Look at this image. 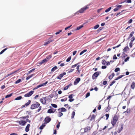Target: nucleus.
Returning a JSON list of instances; mask_svg holds the SVG:
<instances>
[{
  "label": "nucleus",
  "instance_id": "obj_16",
  "mask_svg": "<svg viewBox=\"0 0 135 135\" xmlns=\"http://www.w3.org/2000/svg\"><path fill=\"white\" fill-rule=\"evenodd\" d=\"M117 121H115V120H114V119H113V120H112L111 122V123L112 124V125L113 126V127L114 126L115 124Z\"/></svg>",
  "mask_w": 135,
  "mask_h": 135
},
{
  "label": "nucleus",
  "instance_id": "obj_44",
  "mask_svg": "<svg viewBox=\"0 0 135 135\" xmlns=\"http://www.w3.org/2000/svg\"><path fill=\"white\" fill-rule=\"evenodd\" d=\"M71 58V56H69L66 60V61L67 62H69V61Z\"/></svg>",
  "mask_w": 135,
  "mask_h": 135
},
{
  "label": "nucleus",
  "instance_id": "obj_8",
  "mask_svg": "<svg viewBox=\"0 0 135 135\" xmlns=\"http://www.w3.org/2000/svg\"><path fill=\"white\" fill-rule=\"evenodd\" d=\"M66 72H64L63 73H61L59 75L57 76V78L58 79L61 80V78L64 76V75H66Z\"/></svg>",
  "mask_w": 135,
  "mask_h": 135
},
{
  "label": "nucleus",
  "instance_id": "obj_18",
  "mask_svg": "<svg viewBox=\"0 0 135 135\" xmlns=\"http://www.w3.org/2000/svg\"><path fill=\"white\" fill-rule=\"evenodd\" d=\"M134 31H132L129 35V36L127 38L128 40L129 39L133 36L134 34Z\"/></svg>",
  "mask_w": 135,
  "mask_h": 135
},
{
  "label": "nucleus",
  "instance_id": "obj_1",
  "mask_svg": "<svg viewBox=\"0 0 135 135\" xmlns=\"http://www.w3.org/2000/svg\"><path fill=\"white\" fill-rule=\"evenodd\" d=\"M40 105V104L37 102H35L34 103L32 104L31 106L30 109H34L38 108Z\"/></svg>",
  "mask_w": 135,
  "mask_h": 135
},
{
  "label": "nucleus",
  "instance_id": "obj_48",
  "mask_svg": "<svg viewBox=\"0 0 135 135\" xmlns=\"http://www.w3.org/2000/svg\"><path fill=\"white\" fill-rule=\"evenodd\" d=\"M109 56V55H108V56H103L102 57V58H104L105 59H107L108 58Z\"/></svg>",
  "mask_w": 135,
  "mask_h": 135
},
{
  "label": "nucleus",
  "instance_id": "obj_61",
  "mask_svg": "<svg viewBox=\"0 0 135 135\" xmlns=\"http://www.w3.org/2000/svg\"><path fill=\"white\" fill-rule=\"evenodd\" d=\"M42 61L44 63L46 62L47 61V60L46 59V58L42 60Z\"/></svg>",
  "mask_w": 135,
  "mask_h": 135
},
{
  "label": "nucleus",
  "instance_id": "obj_53",
  "mask_svg": "<svg viewBox=\"0 0 135 135\" xmlns=\"http://www.w3.org/2000/svg\"><path fill=\"white\" fill-rule=\"evenodd\" d=\"M105 115L106 117V120H107L108 118H109V114H105Z\"/></svg>",
  "mask_w": 135,
  "mask_h": 135
},
{
  "label": "nucleus",
  "instance_id": "obj_43",
  "mask_svg": "<svg viewBox=\"0 0 135 135\" xmlns=\"http://www.w3.org/2000/svg\"><path fill=\"white\" fill-rule=\"evenodd\" d=\"M110 107L109 106V105L107 107V108L105 109L106 112H108L110 109Z\"/></svg>",
  "mask_w": 135,
  "mask_h": 135
},
{
  "label": "nucleus",
  "instance_id": "obj_47",
  "mask_svg": "<svg viewBox=\"0 0 135 135\" xmlns=\"http://www.w3.org/2000/svg\"><path fill=\"white\" fill-rule=\"evenodd\" d=\"M130 42L133 43L134 40H135V38L134 37H133L131 39Z\"/></svg>",
  "mask_w": 135,
  "mask_h": 135
},
{
  "label": "nucleus",
  "instance_id": "obj_17",
  "mask_svg": "<svg viewBox=\"0 0 135 135\" xmlns=\"http://www.w3.org/2000/svg\"><path fill=\"white\" fill-rule=\"evenodd\" d=\"M90 129V128L89 127H86L84 128V132H86L88 131Z\"/></svg>",
  "mask_w": 135,
  "mask_h": 135
},
{
  "label": "nucleus",
  "instance_id": "obj_4",
  "mask_svg": "<svg viewBox=\"0 0 135 135\" xmlns=\"http://www.w3.org/2000/svg\"><path fill=\"white\" fill-rule=\"evenodd\" d=\"M17 122H18L20 125L21 126H25L27 123V121L25 120H21L20 121H17Z\"/></svg>",
  "mask_w": 135,
  "mask_h": 135
},
{
  "label": "nucleus",
  "instance_id": "obj_36",
  "mask_svg": "<svg viewBox=\"0 0 135 135\" xmlns=\"http://www.w3.org/2000/svg\"><path fill=\"white\" fill-rule=\"evenodd\" d=\"M58 116L59 117H60L63 115V113L61 112H59L58 113Z\"/></svg>",
  "mask_w": 135,
  "mask_h": 135
},
{
  "label": "nucleus",
  "instance_id": "obj_62",
  "mask_svg": "<svg viewBox=\"0 0 135 135\" xmlns=\"http://www.w3.org/2000/svg\"><path fill=\"white\" fill-rule=\"evenodd\" d=\"M117 7L118 8V9L120 8H121L122 6V5H117Z\"/></svg>",
  "mask_w": 135,
  "mask_h": 135
},
{
  "label": "nucleus",
  "instance_id": "obj_29",
  "mask_svg": "<svg viewBox=\"0 0 135 135\" xmlns=\"http://www.w3.org/2000/svg\"><path fill=\"white\" fill-rule=\"evenodd\" d=\"M51 57H52L51 55H49L47 56L46 57V59L48 61V60H49L50 59Z\"/></svg>",
  "mask_w": 135,
  "mask_h": 135
},
{
  "label": "nucleus",
  "instance_id": "obj_10",
  "mask_svg": "<svg viewBox=\"0 0 135 135\" xmlns=\"http://www.w3.org/2000/svg\"><path fill=\"white\" fill-rule=\"evenodd\" d=\"M53 110H54V109L53 108L49 109L48 110L47 113H54L56 111V109H54V111H53Z\"/></svg>",
  "mask_w": 135,
  "mask_h": 135
},
{
  "label": "nucleus",
  "instance_id": "obj_24",
  "mask_svg": "<svg viewBox=\"0 0 135 135\" xmlns=\"http://www.w3.org/2000/svg\"><path fill=\"white\" fill-rule=\"evenodd\" d=\"M31 101L30 100H28V102L25 104V105L26 106V107L28 106L31 103Z\"/></svg>",
  "mask_w": 135,
  "mask_h": 135
},
{
  "label": "nucleus",
  "instance_id": "obj_60",
  "mask_svg": "<svg viewBox=\"0 0 135 135\" xmlns=\"http://www.w3.org/2000/svg\"><path fill=\"white\" fill-rule=\"evenodd\" d=\"M62 31V30H60L59 31H58V32H56L55 34L56 35H58V34H59L60 32H61Z\"/></svg>",
  "mask_w": 135,
  "mask_h": 135
},
{
  "label": "nucleus",
  "instance_id": "obj_46",
  "mask_svg": "<svg viewBox=\"0 0 135 135\" xmlns=\"http://www.w3.org/2000/svg\"><path fill=\"white\" fill-rule=\"evenodd\" d=\"M60 122H58V123L56 125V128H57V129H58L60 127Z\"/></svg>",
  "mask_w": 135,
  "mask_h": 135
},
{
  "label": "nucleus",
  "instance_id": "obj_54",
  "mask_svg": "<svg viewBox=\"0 0 135 135\" xmlns=\"http://www.w3.org/2000/svg\"><path fill=\"white\" fill-rule=\"evenodd\" d=\"M72 26V25H71L70 26H68L65 28V30H66L70 28Z\"/></svg>",
  "mask_w": 135,
  "mask_h": 135
},
{
  "label": "nucleus",
  "instance_id": "obj_9",
  "mask_svg": "<svg viewBox=\"0 0 135 135\" xmlns=\"http://www.w3.org/2000/svg\"><path fill=\"white\" fill-rule=\"evenodd\" d=\"M80 78H77L75 80L74 82V85H77L80 81Z\"/></svg>",
  "mask_w": 135,
  "mask_h": 135
},
{
  "label": "nucleus",
  "instance_id": "obj_38",
  "mask_svg": "<svg viewBox=\"0 0 135 135\" xmlns=\"http://www.w3.org/2000/svg\"><path fill=\"white\" fill-rule=\"evenodd\" d=\"M51 105L54 108H56L57 107V105L55 104H52Z\"/></svg>",
  "mask_w": 135,
  "mask_h": 135
},
{
  "label": "nucleus",
  "instance_id": "obj_20",
  "mask_svg": "<svg viewBox=\"0 0 135 135\" xmlns=\"http://www.w3.org/2000/svg\"><path fill=\"white\" fill-rule=\"evenodd\" d=\"M57 67L56 66H55L53 67L51 70V72H53L57 69Z\"/></svg>",
  "mask_w": 135,
  "mask_h": 135
},
{
  "label": "nucleus",
  "instance_id": "obj_19",
  "mask_svg": "<svg viewBox=\"0 0 135 135\" xmlns=\"http://www.w3.org/2000/svg\"><path fill=\"white\" fill-rule=\"evenodd\" d=\"M45 123H44L42 124V125L40 127V129L42 130L43 129L44 127L45 126Z\"/></svg>",
  "mask_w": 135,
  "mask_h": 135
},
{
  "label": "nucleus",
  "instance_id": "obj_41",
  "mask_svg": "<svg viewBox=\"0 0 135 135\" xmlns=\"http://www.w3.org/2000/svg\"><path fill=\"white\" fill-rule=\"evenodd\" d=\"M119 70L120 68H117L115 69L114 71L115 72H117Z\"/></svg>",
  "mask_w": 135,
  "mask_h": 135
},
{
  "label": "nucleus",
  "instance_id": "obj_59",
  "mask_svg": "<svg viewBox=\"0 0 135 135\" xmlns=\"http://www.w3.org/2000/svg\"><path fill=\"white\" fill-rule=\"evenodd\" d=\"M79 67H80V65H79L78 66L77 65V67H76V69L79 72V71H80Z\"/></svg>",
  "mask_w": 135,
  "mask_h": 135
},
{
  "label": "nucleus",
  "instance_id": "obj_22",
  "mask_svg": "<svg viewBox=\"0 0 135 135\" xmlns=\"http://www.w3.org/2000/svg\"><path fill=\"white\" fill-rule=\"evenodd\" d=\"M132 2V1L131 0H125L123 1V2H121V3H123L126 2L128 3H131Z\"/></svg>",
  "mask_w": 135,
  "mask_h": 135
},
{
  "label": "nucleus",
  "instance_id": "obj_52",
  "mask_svg": "<svg viewBox=\"0 0 135 135\" xmlns=\"http://www.w3.org/2000/svg\"><path fill=\"white\" fill-rule=\"evenodd\" d=\"M124 11V10H123V11H122L121 12H119L117 14V15H116V16H118V15H119L120 14H121H121L122 13H123V11Z\"/></svg>",
  "mask_w": 135,
  "mask_h": 135
},
{
  "label": "nucleus",
  "instance_id": "obj_31",
  "mask_svg": "<svg viewBox=\"0 0 135 135\" xmlns=\"http://www.w3.org/2000/svg\"><path fill=\"white\" fill-rule=\"evenodd\" d=\"M107 62L105 60H102V63L103 65H105Z\"/></svg>",
  "mask_w": 135,
  "mask_h": 135
},
{
  "label": "nucleus",
  "instance_id": "obj_21",
  "mask_svg": "<svg viewBox=\"0 0 135 135\" xmlns=\"http://www.w3.org/2000/svg\"><path fill=\"white\" fill-rule=\"evenodd\" d=\"M113 119L115 120V121H117L118 119V118L117 115H115L113 117Z\"/></svg>",
  "mask_w": 135,
  "mask_h": 135
},
{
  "label": "nucleus",
  "instance_id": "obj_28",
  "mask_svg": "<svg viewBox=\"0 0 135 135\" xmlns=\"http://www.w3.org/2000/svg\"><path fill=\"white\" fill-rule=\"evenodd\" d=\"M35 68H33V69H32L31 70H30V71H29L28 72V73L27 74L28 75V74H30L31 73L33 72V71H34L35 70Z\"/></svg>",
  "mask_w": 135,
  "mask_h": 135
},
{
  "label": "nucleus",
  "instance_id": "obj_64",
  "mask_svg": "<svg viewBox=\"0 0 135 135\" xmlns=\"http://www.w3.org/2000/svg\"><path fill=\"white\" fill-rule=\"evenodd\" d=\"M47 83H48V81H46L45 83H44L42 84V86H43L45 85L46 84H47Z\"/></svg>",
  "mask_w": 135,
  "mask_h": 135
},
{
  "label": "nucleus",
  "instance_id": "obj_33",
  "mask_svg": "<svg viewBox=\"0 0 135 135\" xmlns=\"http://www.w3.org/2000/svg\"><path fill=\"white\" fill-rule=\"evenodd\" d=\"M111 8H112L111 7H109V8H108V9H107L105 10V12L106 13L108 12L111 10Z\"/></svg>",
  "mask_w": 135,
  "mask_h": 135
},
{
  "label": "nucleus",
  "instance_id": "obj_7",
  "mask_svg": "<svg viewBox=\"0 0 135 135\" xmlns=\"http://www.w3.org/2000/svg\"><path fill=\"white\" fill-rule=\"evenodd\" d=\"M90 20H87L86 22L85 23H84L83 25H81L80 26H79L76 29H75V30H78L81 28H82V27H83L84 26V25L86 23H88L89 21Z\"/></svg>",
  "mask_w": 135,
  "mask_h": 135
},
{
  "label": "nucleus",
  "instance_id": "obj_40",
  "mask_svg": "<svg viewBox=\"0 0 135 135\" xmlns=\"http://www.w3.org/2000/svg\"><path fill=\"white\" fill-rule=\"evenodd\" d=\"M74 70V69H69V71L68 72V73H70L71 72H72Z\"/></svg>",
  "mask_w": 135,
  "mask_h": 135
},
{
  "label": "nucleus",
  "instance_id": "obj_39",
  "mask_svg": "<svg viewBox=\"0 0 135 135\" xmlns=\"http://www.w3.org/2000/svg\"><path fill=\"white\" fill-rule=\"evenodd\" d=\"M75 112L74 111H73L72 112V114H71V118H74V117L75 116Z\"/></svg>",
  "mask_w": 135,
  "mask_h": 135
},
{
  "label": "nucleus",
  "instance_id": "obj_3",
  "mask_svg": "<svg viewBox=\"0 0 135 135\" xmlns=\"http://www.w3.org/2000/svg\"><path fill=\"white\" fill-rule=\"evenodd\" d=\"M101 73L100 71L96 72L94 73L92 76V79L94 80L95 79V78H97L99 75Z\"/></svg>",
  "mask_w": 135,
  "mask_h": 135
},
{
  "label": "nucleus",
  "instance_id": "obj_32",
  "mask_svg": "<svg viewBox=\"0 0 135 135\" xmlns=\"http://www.w3.org/2000/svg\"><path fill=\"white\" fill-rule=\"evenodd\" d=\"M95 118V115L94 114L92 115L91 118L90 119V121H92L93 120H94Z\"/></svg>",
  "mask_w": 135,
  "mask_h": 135
},
{
  "label": "nucleus",
  "instance_id": "obj_2",
  "mask_svg": "<svg viewBox=\"0 0 135 135\" xmlns=\"http://www.w3.org/2000/svg\"><path fill=\"white\" fill-rule=\"evenodd\" d=\"M88 7L87 6H86L85 7L81 8L78 11H77L75 13L74 16H75L76 14L79 15V13H83L84 12L86 9H88Z\"/></svg>",
  "mask_w": 135,
  "mask_h": 135
},
{
  "label": "nucleus",
  "instance_id": "obj_63",
  "mask_svg": "<svg viewBox=\"0 0 135 135\" xmlns=\"http://www.w3.org/2000/svg\"><path fill=\"white\" fill-rule=\"evenodd\" d=\"M107 81H103V84L104 85H105L107 84Z\"/></svg>",
  "mask_w": 135,
  "mask_h": 135
},
{
  "label": "nucleus",
  "instance_id": "obj_13",
  "mask_svg": "<svg viewBox=\"0 0 135 135\" xmlns=\"http://www.w3.org/2000/svg\"><path fill=\"white\" fill-rule=\"evenodd\" d=\"M123 129V125L122 124L121 125L120 128H119L117 132L118 133H119Z\"/></svg>",
  "mask_w": 135,
  "mask_h": 135
},
{
  "label": "nucleus",
  "instance_id": "obj_56",
  "mask_svg": "<svg viewBox=\"0 0 135 135\" xmlns=\"http://www.w3.org/2000/svg\"><path fill=\"white\" fill-rule=\"evenodd\" d=\"M73 95L71 94L69 96L68 98L69 99H72L73 98Z\"/></svg>",
  "mask_w": 135,
  "mask_h": 135
},
{
  "label": "nucleus",
  "instance_id": "obj_45",
  "mask_svg": "<svg viewBox=\"0 0 135 135\" xmlns=\"http://www.w3.org/2000/svg\"><path fill=\"white\" fill-rule=\"evenodd\" d=\"M90 95V93L89 92L87 93L86 94L85 98H87L89 97Z\"/></svg>",
  "mask_w": 135,
  "mask_h": 135
},
{
  "label": "nucleus",
  "instance_id": "obj_51",
  "mask_svg": "<svg viewBox=\"0 0 135 135\" xmlns=\"http://www.w3.org/2000/svg\"><path fill=\"white\" fill-rule=\"evenodd\" d=\"M113 59L114 60H116L117 59V57H116V55L115 54L113 56Z\"/></svg>",
  "mask_w": 135,
  "mask_h": 135
},
{
  "label": "nucleus",
  "instance_id": "obj_49",
  "mask_svg": "<svg viewBox=\"0 0 135 135\" xmlns=\"http://www.w3.org/2000/svg\"><path fill=\"white\" fill-rule=\"evenodd\" d=\"M115 80H113V81L110 84V86H112L113 84L115 83Z\"/></svg>",
  "mask_w": 135,
  "mask_h": 135
},
{
  "label": "nucleus",
  "instance_id": "obj_5",
  "mask_svg": "<svg viewBox=\"0 0 135 135\" xmlns=\"http://www.w3.org/2000/svg\"><path fill=\"white\" fill-rule=\"evenodd\" d=\"M34 91L31 90L30 92L25 94L24 96L25 97H29L31 96L33 93Z\"/></svg>",
  "mask_w": 135,
  "mask_h": 135
},
{
  "label": "nucleus",
  "instance_id": "obj_55",
  "mask_svg": "<svg viewBox=\"0 0 135 135\" xmlns=\"http://www.w3.org/2000/svg\"><path fill=\"white\" fill-rule=\"evenodd\" d=\"M133 21V20L132 19H130L128 22V23H131Z\"/></svg>",
  "mask_w": 135,
  "mask_h": 135
},
{
  "label": "nucleus",
  "instance_id": "obj_30",
  "mask_svg": "<svg viewBox=\"0 0 135 135\" xmlns=\"http://www.w3.org/2000/svg\"><path fill=\"white\" fill-rule=\"evenodd\" d=\"M40 101L43 104H45L46 102V101H43V99L42 98L40 99Z\"/></svg>",
  "mask_w": 135,
  "mask_h": 135
},
{
  "label": "nucleus",
  "instance_id": "obj_15",
  "mask_svg": "<svg viewBox=\"0 0 135 135\" xmlns=\"http://www.w3.org/2000/svg\"><path fill=\"white\" fill-rule=\"evenodd\" d=\"M115 74L114 73H112L111 75H110L108 77V78H109L110 80L112 79L113 77L114 76Z\"/></svg>",
  "mask_w": 135,
  "mask_h": 135
},
{
  "label": "nucleus",
  "instance_id": "obj_25",
  "mask_svg": "<svg viewBox=\"0 0 135 135\" xmlns=\"http://www.w3.org/2000/svg\"><path fill=\"white\" fill-rule=\"evenodd\" d=\"M87 51V50L85 49L83 50L80 53V55H81L83 54L84 52H86Z\"/></svg>",
  "mask_w": 135,
  "mask_h": 135
},
{
  "label": "nucleus",
  "instance_id": "obj_35",
  "mask_svg": "<svg viewBox=\"0 0 135 135\" xmlns=\"http://www.w3.org/2000/svg\"><path fill=\"white\" fill-rule=\"evenodd\" d=\"M51 42H52L51 41H47L46 42L45 44H44V46L46 45H47L50 44V43Z\"/></svg>",
  "mask_w": 135,
  "mask_h": 135
},
{
  "label": "nucleus",
  "instance_id": "obj_11",
  "mask_svg": "<svg viewBox=\"0 0 135 135\" xmlns=\"http://www.w3.org/2000/svg\"><path fill=\"white\" fill-rule=\"evenodd\" d=\"M60 110H61L60 111L61 112H65L67 110L64 107L59 108L58 109V111H60Z\"/></svg>",
  "mask_w": 135,
  "mask_h": 135
},
{
  "label": "nucleus",
  "instance_id": "obj_58",
  "mask_svg": "<svg viewBox=\"0 0 135 135\" xmlns=\"http://www.w3.org/2000/svg\"><path fill=\"white\" fill-rule=\"evenodd\" d=\"M44 63L42 61V60L40 62H39L38 63V64H39L40 65H41L43 64Z\"/></svg>",
  "mask_w": 135,
  "mask_h": 135
},
{
  "label": "nucleus",
  "instance_id": "obj_50",
  "mask_svg": "<svg viewBox=\"0 0 135 135\" xmlns=\"http://www.w3.org/2000/svg\"><path fill=\"white\" fill-rule=\"evenodd\" d=\"M129 57H127V58H126L125 59H124V61L125 62H126L128 60H129Z\"/></svg>",
  "mask_w": 135,
  "mask_h": 135
},
{
  "label": "nucleus",
  "instance_id": "obj_14",
  "mask_svg": "<svg viewBox=\"0 0 135 135\" xmlns=\"http://www.w3.org/2000/svg\"><path fill=\"white\" fill-rule=\"evenodd\" d=\"M131 88L134 89L135 87V83L134 82H132V84L131 85Z\"/></svg>",
  "mask_w": 135,
  "mask_h": 135
},
{
  "label": "nucleus",
  "instance_id": "obj_26",
  "mask_svg": "<svg viewBox=\"0 0 135 135\" xmlns=\"http://www.w3.org/2000/svg\"><path fill=\"white\" fill-rule=\"evenodd\" d=\"M22 98V96H20L18 97H17V98H16L15 99V100H21Z\"/></svg>",
  "mask_w": 135,
  "mask_h": 135
},
{
  "label": "nucleus",
  "instance_id": "obj_42",
  "mask_svg": "<svg viewBox=\"0 0 135 135\" xmlns=\"http://www.w3.org/2000/svg\"><path fill=\"white\" fill-rule=\"evenodd\" d=\"M79 64V63H77L76 64L74 65H73L71 66V68H74L75 67H76V66H77Z\"/></svg>",
  "mask_w": 135,
  "mask_h": 135
},
{
  "label": "nucleus",
  "instance_id": "obj_23",
  "mask_svg": "<svg viewBox=\"0 0 135 135\" xmlns=\"http://www.w3.org/2000/svg\"><path fill=\"white\" fill-rule=\"evenodd\" d=\"M129 49V48L128 47V46H127L125 47L124 48L123 50V51L124 52H126L127 50Z\"/></svg>",
  "mask_w": 135,
  "mask_h": 135
},
{
  "label": "nucleus",
  "instance_id": "obj_34",
  "mask_svg": "<svg viewBox=\"0 0 135 135\" xmlns=\"http://www.w3.org/2000/svg\"><path fill=\"white\" fill-rule=\"evenodd\" d=\"M21 81H22L20 79H19L17 81H16L15 82V84H17L19 83H20V82H21Z\"/></svg>",
  "mask_w": 135,
  "mask_h": 135
},
{
  "label": "nucleus",
  "instance_id": "obj_12",
  "mask_svg": "<svg viewBox=\"0 0 135 135\" xmlns=\"http://www.w3.org/2000/svg\"><path fill=\"white\" fill-rule=\"evenodd\" d=\"M30 125L29 124H28L26 126L25 129V131L26 132H28L29 131V127Z\"/></svg>",
  "mask_w": 135,
  "mask_h": 135
},
{
  "label": "nucleus",
  "instance_id": "obj_6",
  "mask_svg": "<svg viewBox=\"0 0 135 135\" xmlns=\"http://www.w3.org/2000/svg\"><path fill=\"white\" fill-rule=\"evenodd\" d=\"M51 120V119L49 117L47 116L44 119V121L45 123L46 124H47L50 122Z\"/></svg>",
  "mask_w": 135,
  "mask_h": 135
},
{
  "label": "nucleus",
  "instance_id": "obj_37",
  "mask_svg": "<svg viewBox=\"0 0 135 135\" xmlns=\"http://www.w3.org/2000/svg\"><path fill=\"white\" fill-rule=\"evenodd\" d=\"M99 26V25L98 24L96 25L94 27V29L95 30L96 29L98 28Z\"/></svg>",
  "mask_w": 135,
  "mask_h": 135
},
{
  "label": "nucleus",
  "instance_id": "obj_27",
  "mask_svg": "<svg viewBox=\"0 0 135 135\" xmlns=\"http://www.w3.org/2000/svg\"><path fill=\"white\" fill-rule=\"evenodd\" d=\"M13 93H11L10 94H7L5 96V98H7L10 97L12 95Z\"/></svg>",
  "mask_w": 135,
  "mask_h": 135
},
{
  "label": "nucleus",
  "instance_id": "obj_57",
  "mask_svg": "<svg viewBox=\"0 0 135 135\" xmlns=\"http://www.w3.org/2000/svg\"><path fill=\"white\" fill-rule=\"evenodd\" d=\"M55 93V95H54V96L55 98H56H56H57L58 96V94H57L56 92Z\"/></svg>",
  "mask_w": 135,
  "mask_h": 135
}]
</instances>
